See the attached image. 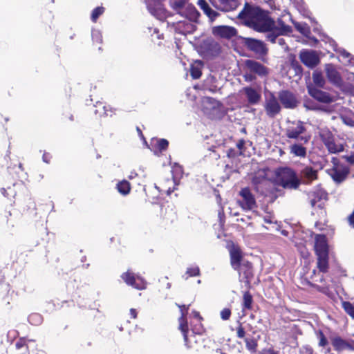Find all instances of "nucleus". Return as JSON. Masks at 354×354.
I'll return each instance as SVG.
<instances>
[{
	"mask_svg": "<svg viewBox=\"0 0 354 354\" xmlns=\"http://www.w3.org/2000/svg\"><path fill=\"white\" fill-rule=\"evenodd\" d=\"M28 322L34 326H39L43 322V317L40 314L32 313L28 316Z\"/></svg>",
	"mask_w": 354,
	"mask_h": 354,
	"instance_id": "a19ab883",
	"label": "nucleus"
},
{
	"mask_svg": "<svg viewBox=\"0 0 354 354\" xmlns=\"http://www.w3.org/2000/svg\"><path fill=\"white\" fill-rule=\"evenodd\" d=\"M221 318L224 320H228L231 316V310L228 308H223L220 313Z\"/></svg>",
	"mask_w": 354,
	"mask_h": 354,
	"instance_id": "6e6d98bb",
	"label": "nucleus"
},
{
	"mask_svg": "<svg viewBox=\"0 0 354 354\" xmlns=\"http://www.w3.org/2000/svg\"><path fill=\"white\" fill-rule=\"evenodd\" d=\"M315 251L317 257L328 255V244L325 235L317 234L315 236Z\"/></svg>",
	"mask_w": 354,
	"mask_h": 354,
	"instance_id": "2eb2a0df",
	"label": "nucleus"
},
{
	"mask_svg": "<svg viewBox=\"0 0 354 354\" xmlns=\"http://www.w3.org/2000/svg\"><path fill=\"white\" fill-rule=\"evenodd\" d=\"M120 277L127 285L135 289L142 290L147 288V281L141 276L135 274L130 270L123 272Z\"/></svg>",
	"mask_w": 354,
	"mask_h": 354,
	"instance_id": "39448f33",
	"label": "nucleus"
},
{
	"mask_svg": "<svg viewBox=\"0 0 354 354\" xmlns=\"http://www.w3.org/2000/svg\"><path fill=\"white\" fill-rule=\"evenodd\" d=\"M172 172H173V181L169 180V183H174L176 185V178L180 177L183 175V168L180 165L176 164L172 169Z\"/></svg>",
	"mask_w": 354,
	"mask_h": 354,
	"instance_id": "a18cd8bd",
	"label": "nucleus"
},
{
	"mask_svg": "<svg viewBox=\"0 0 354 354\" xmlns=\"http://www.w3.org/2000/svg\"><path fill=\"white\" fill-rule=\"evenodd\" d=\"M149 12L159 18L163 13V9L160 2V0H143Z\"/></svg>",
	"mask_w": 354,
	"mask_h": 354,
	"instance_id": "5701e85b",
	"label": "nucleus"
},
{
	"mask_svg": "<svg viewBox=\"0 0 354 354\" xmlns=\"http://www.w3.org/2000/svg\"><path fill=\"white\" fill-rule=\"evenodd\" d=\"M305 123L297 120L290 122L286 128V135L290 139L297 140L301 143L306 144L310 139V135L306 134Z\"/></svg>",
	"mask_w": 354,
	"mask_h": 354,
	"instance_id": "7ed1b4c3",
	"label": "nucleus"
},
{
	"mask_svg": "<svg viewBox=\"0 0 354 354\" xmlns=\"http://www.w3.org/2000/svg\"><path fill=\"white\" fill-rule=\"evenodd\" d=\"M238 17L245 26L257 32H264L274 29L279 35H286L292 30L290 26L285 24L282 18H279L275 25L267 12L248 3L245 4Z\"/></svg>",
	"mask_w": 354,
	"mask_h": 354,
	"instance_id": "f257e3e1",
	"label": "nucleus"
},
{
	"mask_svg": "<svg viewBox=\"0 0 354 354\" xmlns=\"http://www.w3.org/2000/svg\"><path fill=\"white\" fill-rule=\"evenodd\" d=\"M245 66L250 73H254L261 78H265L269 74L268 68L254 59H246L245 61Z\"/></svg>",
	"mask_w": 354,
	"mask_h": 354,
	"instance_id": "1a4fd4ad",
	"label": "nucleus"
},
{
	"mask_svg": "<svg viewBox=\"0 0 354 354\" xmlns=\"http://www.w3.org/2000/svg\"><path fill=\"white\" fill-rule=\"evenodd\" d=\"M198 5L212 20H214L217 17L218 13L209 7L205 0H199Z\"/></svg>",
	"mask_w": 354,
	"mask_h": 354,
	"instance_id": "72a5a7b5",
	"label": "nucleus"
},
{
	"mask_svg": "<svg viewBox=\"0 0 354 354\" xmlns=\"http://www.w3.org/2000/svg\"><path fill=\"white\" fill-rule=\"evenodd\" d=\"M308 93L312 97H313L318 102L322 103H330L333 102V98L328 93L323 91L318 88L309 87Z\"/></svg>",
	"mask_w": 354,
	"mask_h": 354,
	"instance_id": "aec40b11",
	"label": "nucleus"
},
{
	"mask_svg": "<svg viewBox=\"0 0 354 354\" xmlns=\"http://www.w3.org/2000/svg\"><path fill=\"white\" fill-rule=\"evenodd\" d=\"M238 6V0H218V4L216 7L222 11L229 12L235 10Z\"/></svg>",
	"mask_w": 354,
	"mask_h": 354,
	"instance_id": "393cba45",
	"label": "nucleus"
},
{
	"mask_svg": "<svg viewBox=\"0 0 354 354\" xmlns=\"http://www.w3.org/2000/svg\"><path fill=\"white\" fill-rule=\"evenodd\" d=\"M242 200L239 201V205L245 210H252L257 207L256 200L249 188H243L240 192Z\"/></svg>",
	"mask_w": 354,
	"mask_h": 354,
	"instance_id": "9b49d317",
	"label": "nucleus"
},
{
	"mask_svg": "<svg viewBox=\"0 0 354 354\" xmlns=\"http://www.w3.org/2000/svg\"><path fill=\"white\" fill-rule=\"evenodd\" d=\"M343 158L350 165H354V153L350 156H344Z\"/></svg>",
	"mask_w": 354,
	"mask_h": 354,
	"instance_id": "bf43d9fd",
	"label": "nucleus"
},
{
	"mask_svg": "<svg viewBox=\"0 0 354 354\" xmlns=\"http://www.w3.org/2000/svg\"><path fill=\"white\" fill-rule=\"evenodd\" d=\"M319 135L325 146L335 139L333 134L328 129H320Z\"/></svg>",
	"mask_w": 354,
	"mask_h": 354,
	"instance_id": "f704fd0d",
	"label": "nucleus"
},
{
	"mask_svg": "<svg viewBox=\"0 0 354 354\" xmlns=\"http://www.w3.org/2000/svg\"><path fill=\"white\" fill-rule=\"evenodd\" d=\"M261 354H278L277 352L274 351L272 348H268L263 350L261 353Z\"/></svg>",
	"mask_w": 354,
	"mask_h": 354,
	"instance_id": "774afa93",
	"label": "nucleus"
},
{
	"mask_svg": "<svg viewBox=\"0 0 354 354\" xmlns=\"http://www.w3.org/2000/svg\"><path fill=\"white\" fill-rule=\"evenodd\" d=\"M277 183L285 189H296L300 185L296 172L290 167H279L275 171Z\"/></svg>",
	"mask_w": 354,
	"mask_h": 354,
	"instance_id": "f03ea898",
	"label": "nucleus"
},
{
	"mask_svg": "<svg viewBox=\"0 0 354 354\" xmlns=\"http://www.w3.org/2000/svg\"><path fill=\"white\" fill-rule=\"evenodd\" d=\"M279 99L282 105L286 109H294L297 106V100L295 95L288 91L279 93Z\"/></svg>",
	"mask_w": 354,
	"mask_h": 354,
	"instance_id": "6ab92c4d",
	"label": "nucleus"
},
{
	"mask_svg": "<svg viewBox=\"0 0 354 354\" xmlns=\"http://www.w3.org/2000/svg\"><path fill=\"white\" fill-rule=\"evenodd\" d=\"M51 156L48 153H44L42 156V160L46 163H49L50 161Z\"/></svg>",
	"mask_w": 354,
	"mask_h": 354,
	"instance_id": "0e129e2a",
	"label": "nucleus"
},
{
	"mask_svg": "<svg viewBox=\"0 0 354 354\" xmlns=\"http://www.w3.org/2000/svg\"><path fill=\"white\" fill-rule=\"evenodd\" d=\"M95 106V109L94 111L96 115H99L100 117L102 116H111V114L109 113V111L108 110V107L103 104V103L97 102ZM110 112H111L110 111Z\"/></svg>",
	"mask_w": 354,
	"mask_h": 354,
	"instance_id": "58836bf2",
	"label": "nucleus"
},
{
	"mask_svg": "<svg viewBox=\"0 0 354 354\" xmlns=\"http://www.w3.org/2000/svg\"><path fill=\"white\" fill-rule=\"evenodd\" d=\"M91 37L93 42L101 44L102 41V33L99 30L93 29L91 31Z\"/></svg>",
	"mask_w": 354,
	"mask_h": 354,
	"instance_id": "3c124183",
	"label": "nucleus"
},
{
	"mask_svg": "<svg viewBox=\"0 0 354 354\" xmlns=\"http://www.w3.org/2000/svg\"><path fill=\"white\" fill-rule=\"evenodd\" d=\"M339 55V59L341 62H342L344 65H354V60L352 55L347 52L344 48H339L338 50H336Z\"/></svg>",
	"mask_w": 354,
	"mask_h": 354,
	"instance_id": "c756f323",
	"label": "nucleus"
},
{
	"mask_svg": "<svg viewBox=\"0 0 354 354\" xmlns=\"http://www.w3.org/2000/svg\"><path fill=\"white\" fill-rule=\"evenodd\" d=\"M279 45H280L284 49L288 48V46L286 44L285 39L283 38H278L277 42Z\"/></svg>",
	"mask_w": 354,
	"mask_h": 354,
	"instance_id": "680f3d73",
	"label": "nucleus"
},
{
	"mask_svg": "<svg viewBox=\"0 0 354 354\" xmlns=\"http://www.w3.org/2000/svg\"><path fill=\"white\" fill-rule=\"evenodd\" d=\"M169 145V142L166 139L156 140L153 145V151L154 154L159 156V154L167 149Z\"/></svg>",
	"mask_w": 354,
	"mask_h": 354,
	"instance_id": "2f4dec72",
	"label": "nucleus"
},
{
	"mask_svg": "<svg viewBox=\"0 0 354 354\" xmlns=\"http://www.w3.org/2000/svg\"><path fill=\"white\" fill-rule=\"evenodd\" d=\"M252 297L249 292H245L243 297V309L250 310L252 308Z\"/></svg>",
	"mask_w": 354,
	"mask_h": 354,
	"instance_id": "37998d69",
	"label": "nucleus"
},
{
	"mask_svg": "<svg viewBox=\"0 0 354 354\" xmlns=\"http://www.w3.org/2000/svg\"><path fill=\"white\" fill-rule=\"evenodd\" d=\"M185 274L187 275L185 278L186 279L190 277L198 276L200 274L199 268L196 266L189 267L187 269Z\"/></svg>",
	"mask_w": 354,
	"mask_h": 354,
	"instance_id": "8fccbe9b",
	"label": "nucleus"
},
{
	"mask_svg": "<svg viewBox=\"0 0 354 354\" xmlns=\"http://www.w3.org/2000/svg\"><path fill=\"white\" fill-rule=\"evenodd\" d=\"M331 344L334 349L338 352L348 350L353 351L354 345L353 342L346 341L341 337L336 336L330 338Z\"/></svg>",
	"mask_w": 354,
	"mask_h": 354,
	"instance_id": "a211bd4d",
	"label": "nucleus"
},
{
	"mask_svg": "<svg viewBox=\"0 0 354 354\" xmlns=\"http://www.w3.org/2000/svg\"><path fill=\"white\" fill-rule=\"evenodd\" d=\"M176 305L180 308L181 315H183V313H185V316H186L187 313V310L189 309V306H186L185 305H179L178 304H176Z\"/></svg>",
	"mask_w": 354,
	"mask_h": 354,
	"instance_id": "13d9d810",
	"label": "nucleus"
},
{
	"mask_svg": "<svg viewBox=\"0 0 354 354\" xmlns=\"http://www.w3.org/2000/svg\"><path fill=\"white\" fill-rule=\"evenodd\" d=\"M178 322H179V329L183 335L185 345L186 346L187 348H189L190 346H189V344H188V335H187L188 331H189V328H188L187 318L185 317V313H183V315H180V317L178 319Z\"/></svg>",
	"mask_w": 354,
	"mask_h": 354,
	"instance_id": "b1692460",
	"label": "nucleus"
},
{
	"mask_svg": "<svg viewBox=\"0 0 354 354\" xmlns=\"http://www.w3.org/2000/svg\"><path fill=\"white\" fill-rule=\"evenodd\" d=\"M243 93L245 95L247 102L250 105H256L259 104L261 99V91L251 86H246L243 88Z\"/></svg>",
	"mask_w": 354,
	"mask_h": 354,
	"instance_id": "f3484780",
	"label": "nucleus"
},
{
	"mask_svg": "<svg viewBox=\"0 0 354 354\" xmlns=\"http://www.w3.org/2000/svg\"><path fill=\"white\" fill-rule=\"evenodd\" d=\"M187 0H170L169 4L171 7L176 12V13L187 4Z\"/></svg>",
	"mask_w": 354,
	"mask_h": 354,
	"instance_id": "ea45409f",
	"label": "nucleus"
},
{
	"mask_svg": "<svg viewBox=\"0 0 354 354\" xmlns=\"http://www.w3.org/2000/svg\"><path fill=\"white\" fill-rule=\"evenodd\" d=\"M244 145H245V141L243 140H240L236 143L237 148L241 151L240 153H242L241 151L243 149Z\"/></svg>",
	"mask_w": 354,
	"mask_h": 354,
	"instance_id": "69168bd1",
	"label": "nucleus"
},
{
	"mask_svg": "<svg viewBox=\"0 0 354 354\" xmlns=\"http://www.w3.org/2000/svg\"><path fill=\"white\" fill-rule=\"evenodd\" d=\"M176 15L183 19H189L191 21H197L199 13L196 8L189 3H187L184 8H181Z\"/></svg>",
	"mask_w": 354,
	"mask_h": 354,
	"instance_id": "dca6fc26",
	"label": "nucleus"
},
{
	"mask_svg": "<svg viewBox=\"0 0 354 354\" xmlns=\"http://www.w3.org/2000/svg\"><path fill=\"white\" fill-rule=\"evenodd\" d=\"M116 188L118 192L124 196L127 195L131 190L130 183L126 180L120 181L117 184Z\"/></svg>",
	"mask_w": 354,
	"mask_h": 354,
	"instance_id": "4c0bfd02",
	"label": "nucleus"
},
{
	"mask_svg": "<svg viewBox=\"0 0 354 354\" xmlns=\"http://www.w3.org/2000/svg\"><path fill=\"white\" fill-rule=\"evenodd\" d=\"M152 30L153 32L151 33V37H156V38L158 39H162V35L159 33V31L157 28H153Z\"/></svg>",
	"mask_w": 354,
	"mask_h": 354,
	"instance_id": "e2e57ef3",
	"label": "nucleus"
},
{
	"mask_svg": "<svg viewBox=\"0 0 354 354\" xmlns=\"http://www.w3.org/2000/svg\"><path fill=\"white\" fill-rule=\"evenodd\" d=\"M267 32H268V33L266 35L267 39L272 43H276L277 40L278 39V37L279 35L278 34V32L275 31L274 29H273L272 30L267 31Z\"/></svg>",
	"mask_w": 354,
	"mask_h": 354,
	"instance_id": "864d4df0",
	"label": "nucleus"
},
{
	"mask_svg": "<svg viewBox=\"0 0 354 354\" xmlns=\"http://www.w3.org/2000/svg\"><path fill=\"white\" fill-rule=\"evenodd\" d=\"M245 80L248 82H252L254 81L256 79V77L254 73H251L249 72V73H246L244 75Z\"/></svg>",
	"mask_w": 354,
	"mask_h": 354,
	"instance_id": "052dcab7",
	"label": "nucleus"
},
{
	"mask_svg": "<svg viewBox=\"0 0 354 354\" xmlns=\"http://www.w3.org/2000/svg\"><path fill=\"white\" fill-rule=\"evenodd\" d=\"M35 342L31 339H27L26 338H20L15 344L16 348L17 350H20L21 348H24L25 351L28 350L29 345L28 343H34Z\"/></svg>",
	"mask_w": 354,
	"mask_h": 354,
	"instance_id": "c03bdc74",
	"label": "nucleus"
},
{
	"mask_svg": "<svg viewBox=\"0 0 354 354\" xmlns=\"http://www.w3.org/2000/svg\"><path fill=\"white\" fill-rule=\"evenodd\" d=\"M330 153H338L344 150V145L336 143L335 139L325 146Z\"/></svg>",
	"mask_w": 354,
	"mask_h": 354,
	"instance_id": "e433bc0d",
	"label": "nucleus"
},
{
	"mask_svg": "<svg viewBox=\"0 0 354 354\" xmlns=\"http://www.w3.org/2000/svg\"><path fill=\"white\" fill-rule=\"evenodd\" d=\"M196 21H191L189 19H179L174 23L175 30L177 32L186 35L194 32L196 29L194 23Z\"/></svg>",
	"mask_w": 354,
	"mask_h": 354,
	"instance_id": "4468645a",
	"label": "nucleus"
},
{
	"mask_svg": "<svg viewBox=\"0 0 354 354\" xmlns=\"http://www.w3.org/2000/svg\"><path fill=\"white\" fill-rule=\"evenodd\" d=\"M327 198V194L321 189H317L309 194L310 205L313 207L322 209L324 205V201Z\"/></svg>",
	"mask_w": 354,
	"mask_h": 354,
	"instance_id": "ddd939ff",
	"label": "nucleus"
},
{
	"mask_svg": "<svg viewBox=\"0 0 354 354\" xmlns=\"http://www.w3.org/2000/svg\"><path fill=\"white\" fill-rule=\"evenodd\" d=\"M304 143H294L290 146V153L297 157L305 158L307 154L306 147L303 146Z\"/></svg>",
	"mask_w": 354,
	"mask_h": 354,
	"instance_id": "a878e982",
	"label": "nucleus"
},
{
	"mask_svg": "<svg viewBox=\"0 0 354 354\" xmlns=\"http://www.w3.org/2000/svg\"><path fill=\"white\" fill-rule=\"evenodd\" d=\"M240 275H243V278L248 279L252 276V263L248 261L243 262L239 269L236 270Z\"/></svg>",
	"mask_w": 354,
	"mask_h": 354,
	"instance_id": "7c9ffc66",
	"label": "nucleus"
},
{
	"mask_svg": "<svg viewBox=\"0 0 354 354\" xmlns=\"http://www.w3.org/2000/svg\"><path fill=\"white\" fill-rule=\"evenodd\" d=\"M16 186V184H13V187H8L7 189L1 188V193L7 198H14L16 195V190L14 187Z\"/></svg>",
	"mask_w": 354,
	"mask_h": 354,
	"instance_id": "de8ad7c7",
	"label": "nucleus"
},
{
	"mask_svg": "<svg viewBox=\"0 0 354 354\" xmlns=\"http://www.w3.org/2000/svg\"><path fill=\"white\" fill-rule=\"evenodd\" d=\"M326 76L333 84L337 86H341L342 84V80L339 73L337 71L335 66L332 64H326L325 66Z\"/></svg>",
	"mask_w": 354,
	"mask_h": 354,
	"instance_id": "412c9836",
	"label": "nucleus"
},
{
	"mask_svg": "<svg viewBox=\"0 0 354 354\" xmlns=\"http://www.w3.org/2000/svg\"><path fill=\"white\" fill-rule=\"evenodd\" d=\"M342 308L345 312L354 319V305L349 301H343Z\"/></svg>",
	"mask_w": 354,
	"mask_h": 354,
	"instance_id": "09e8293b",
	"label": "nucleus"
},
{
	"mask_svg": "<svg viewBox=\"0 0 354 354\" xmlns=\"http://www.w3.org/2000/svg\"><path fill=\"white\" fill-rule=\"evenodd\" d=\"M212 32L215 37L227 39H231L237 34L236 29L230 26H214Z\"/></svg>",
	"mask_w": 354,
	"mask_h": 354,
	"instance_id": "f8f14e48",
	"label": "nucleus"
},
{
	"mask_svg": "<svg viewBox=\"0 0 354 354\" xmlns=\"http://www.w3.org/2000/svg\"><path fill=\"white\" fill-rule=\"evenodd\" d=\"M104 12V8L103 7H97L95 8L91 13V20L93 22H95L98 17L103 14Z\"/></svg>",
	"mask_w": 354,
	"mask_h": 354,
	"instance_id": "603ef678",
	"label": "nucleus"
},
{
	"mask_svg": "<svg viewBox=\"0 0 354 354\" xmlns=\"http://www.w3.org/2000/svg\"><path fill=\"white\" fill-rule=\"evenodd\" d=\"M202 53L207 58H213L220 55L221 45L212 39H207L201 46Z\"/></svg>",
	"mask_w": 354,
	"mask_h": 354,
	"instance_id": "423d86ee",
	"label": "nucleus"
},
{
	"mask_svg": "<svg viewBox=\"0 0 354 354\" xmlns=\"http://www.w3.org/2000/svg\"><path fill=\"white\" fill-rule=\"evenodd\" d=\"M317 268L321 272L326 273L328 270V255L317 257Z\"/></svg>",
	"mask_w": 354,
	"mask_h": 354,
	"instance_id": "c9c22d12",
	"label": "nucleus"
},
{
	"mask_svg": "<svg viewBox=\"0 0 354 354\" xmlns=\"http://www.w3.org/2000/svg\"><path fill=\"white\" fill-rule=\"evenodd\" d=\"M283 17L288 18L289 20L292 21L297 30H298L303 35L309 37V35L310 34V29L306 23L296 22L293 21L289 14L284 15Z\"/></svg>",
	"mask_w": 354,
	"mask_h": 354,
	"instance_id": "cd10ccee",
	"label": "nucleus"
},
{
	"mask_svg": "<svg viewBox=\"0 0 354 354\" xmlns=\"http://www.w3.org/2000/svg\"><path fill=\"white\" fill-rule=\"evenodd\" d=\"M203 62L199 60L195 61L190 66V74L193 79H198L201 76Z\"/></svg>",
	"mask_w": 354,
	"mask_h": 354,
	"instance_id": "473e14b6",
	"label": "nucleus"
},
{
	"mask_svg": "<svg viewBox=\"0 0 354 354\" xmlns=\"http://www.w3.org/2000/svg\"><path fill=\"white\" fill-rule=\"evenodd\" d=\"M301 176L308 183L317 179V171L311 167H306L301 170Z\"/></svg>",
	"mask_w": 354,
	"mask_h": 354,
	"instance_id": "bb28decb",
	"label": "nucleus"
},
{
	"mask_svg": "<svg viewBox=\"0 0 354 354\" xmlns=\"http://www.w3.org/2000/svg\"><path fill=\"white\" fill-rule=\"evenodd\" d=\"M263 220L266 223H268V224L274 223L275 222L271 216H265L263 218Z\"/></svg>",
	"mask_w": 354,
	"mask_h": 354,
	"instance_id": "338daca9",
	"label": "nucleus"
},
{
	"mask_svg": "<svg viewBox=\"0 0 354 354\" xmlns=\"http://www.w3.org/2000/svg\"><path fill=\"white\" fill-rule=\"evenodd\" d=\"M245 342L246 348L249 351L252 353L256 352L257 347V340H255L254 338H245Z\"/></svg>",
	"mask_w": 354,
	"mask_h": 354,
	"instance_id": "49530a36",
	"label": "nucleus"
},
{
	"mask_svg": "<svg viewBox=\"0 0 354 354\" xmlns=\"http://www.w3.org/2000/svg\"><path fill=\"white\" fill-rule=\"evenodd\" d=\"M317 337L319 339V346L324 347L328 345V340H327L326 337H325L324 334L323 333V332L319 331L317 335Z\"/></svg>",
	"mask_w": 354,
	"mask_h": 354,
	"instance_id": "5fc2aeb1",
	"label": "nucleus"
},
{
	"mask_svg": "<svg viewBox=\"0 0 354 354\" xmlns=\"http://www.w3.org/2000/svg\"><path fill=\"white\" fill-rule=\"evenodd\" d=\"M265 111L269 118H273L281 111V105L277 97L273 94L266 97L264 105Z\"/></svg>",
	"mask_w": 354,
	"mask_h": 354,
	"instance_id": "6e6552de",
	"label": "nucleus"
},
{
	"mask_svg": "<svg viewBox=\"0 0 354 354\" xmlns=\"http://www.w3.org/2000/svg\"><path fill=\"white\" fill-rule=\"evenodd\" d=\"M243 45L249 50L253 52L257 58L261 59L268 53L265 43L261 40L250 37H241Z\"/></svg>",
	"mask_w": 354,
	"mask_h": 354,
	"instance_id": "20e7f679",
	"label": "nucleus"
},
{
	"mask_svg": "<svg viewBox=\"0 0 354 354\" xmlns=\"http://www.w3.org/2000/svg\"><path fill=\"white\" fill-rule=\"evenodd\" d=\"M313 80L315 83L318 86L322 87L325 84V80L323 77L321 72L315 71L313 73Z\"/></svg>",
	"mask_w": 354,
	"mask_h": 354,
	"instance_id": "79ce46f5",
	"label": "nucleus"
},
{
	"mask_svg": "<svg viewBox=\"0 0 354 354\" xmlns=\"http://www.w3.org/2000/svg\"><path fill=\"white\" fill-rule=\"evenodd\" d=\"M350 169L342 165L334 166L333 168L328 169V174L337 184H340L344 182L349 174Z\"/></svg>",
	"mask_w": 354,
	"mask_h": 354,
	"instance_id": "9d476101",
	"label": "nucleus"
},
{
	"mask_svg": "<svg viewBox=\"0 0 354 354\" xmlns=\"http://www.w3.org/2000/svg\"><path fill=\"white\" fill-rule=\"evenodd\" d=\"M299 59L305 66L310 68H315L320 62L318 54L313 50L305 49L301 50L299 53Z\"/></svg>",
	"mask_w": 354,
	"mask_h": 354,
	"instance_id": "0eeeda50",
	"label": "nucleus"
},
{
	"mask_svg": "<svg viewBox=\"0 0 354 354\" xmlns=\"http://www.w3.org/2000/svg\"><path fill=\"white\" fill-rule=\"evenodd\" d=\"M236 335L239 338H243L245 337V330L241 325L236 328Z\"/></svg>",
	"mask_w": 354,
	"mask_h": 354,
	"instance_id": "4d7b16f0",
	"label": "nucleus"
},
{
	"mask_svg": "<svg viewBox=\"0 0 354 354\" xmlns=\"http://www.w3.org/2000/svg\"><path fill=\"white\" fill-rule=\"evenodd\" d=\"M201 104L204 111L209 113L210 109H216L218 106L219 102L213 97H204L202 98Z\"/></svg>",
	"mask_w": 354,
	"mask_h": 354,
	"instance_id": "c85d7f7f",
	"label": "nucleus"
},
{
	"mask_svg": "<svg viewBox=\"0 0 354 354\" xmlns=\"http://www.w3.org/2000/svg\"><path fill=\"white\" fill-rule=\"evenodd\" d=\"M230 263L234 270L239 269L243 263L246 261L243 259L240 249L235 246L230 250Z\"/></svg>",
	"mask_w": 354,
	"mask_h": 354,
	"instance_id": "4be33fe9",
	"label": "nucleus"
}]
</instances>
